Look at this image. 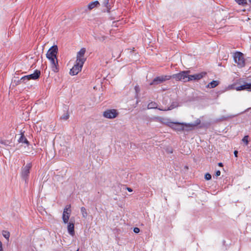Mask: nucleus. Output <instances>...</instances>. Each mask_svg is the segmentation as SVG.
Listing matches in <instances>:
<instances>
[{
  "label": "nucleus",
  "mask_w": 251,
  "mask_h": 251,
  "mask_svg": "<svg viewBox=\"0 0 251 251\" xmlns=\"http://www.w3.org/2000/svg\"><path fill=\"white\" fill-rule=\"evenodd\" d=\"M157 104L155 102H151L148 105V109L157 108Z\"/></svg>",
  "instance_id": "24"
},
{
  "label": "nucleus",
  "mask_w": 251,
  "mask_h": 251,
  "mask_svg": "<svg viewBox=\"0 0 251 251\" xmlns=\"http://www.w3.org/2000/svg\"><path fill=\"white\" fill-rule=\"evenodd\" d=\"M138 89V86H135V90H136V92L137 91Z\"/></svg>",
  "instance_id": "38"
},
{
  "label": "nucleus",
  "mask_w": 251,
  "mask_h": 251,
  "mask_svg": "<svg viewBox=\"0 0 251 251\" xmlns=\"http://www.w3.org/2000/svg\"><path fill=\"white\" fill-rule=\"evenodd\" d=\"M40 75H41V71L38 70H36L34 71V72L33 74L29 75H25V76L22 77L21 78L20 81L21 82H23V83H25L26 82V80H29L30 79L36 80V79H38L40 77Z\"/></svg>",
  "instance_id": "3"
},
{
  "label": "nucleus",
  "mask_w": 251,
  "mask_h": 251,
  "mask_svg": "<svg viewBox=\"0 0 251 251\" xmlns=\"http://www.w3.org/2000/svg\"><path fill=\"white\" fill-rule=\"evenodd\" d=\"M189 71H182L179 73L173 75L171 76V78H173L176 80L182 81L184 82H187V74Z\"/></svg>",
  "instance_id": "5"
},
{
  "label": "nucleus",
  "mask_w": 251,
  "mask_h": 251,
  "mask_svg": "<svg viewBox=\"0 0 251 251\" xmlns=\"http://www.w3.org/2000/svg\"><path fill=\"white\" fill-rule=\"evenodd\" d=\"M71 205H67L64 208L62 215V220L65 224H67L68 223L69 219L71 215Z\"/></svg>",
  "instance_id": "10"
},
{
  "label": "nucleus",
  "mask_w": 251,
  "mask_h": 251,
  "mask_svg": "<svg viewBox=\"0 0 251 251\" xmlns=\"http://www.w3.org/2000/svg\"><path fill=\"white\" fill-rule=\"evenodd\" d=\"M75 225L73 223H69L67 226V229L69 233L72 235L74 236L75 235V229H74Z\"/></svg>",
  "instance_id": "14"
},
{
  "label": "nucleus",
  "mask_w": 251,
  "mask_h": 251,
  "mask_svg": "<svg viewBox=\"0 0 251 251\" xmlns=\"http://www.w3.org/2000/svg\"><path fill=\"white\" fill-rule=\"evenodd\" d=\"M221 175V171H219V170H218L215 173V176H216V177H218L219 176H220Z\"/></svg>",
  "instance_id": "33"
},
{
  "label": "nucleus",
  "mask_w": 251,
  "mask_h": 251,
  "mask_svg": "<svg viewBox=\"0 0 251 251\" xmlns=\"http://www.w3.org/2000/svg\"><path fill=\"white\" fill-rule=\"evenodd\" d=\"M94 38L96 40H99L100 41L103 42L106 39V36H95Z\"/></svg>",
  "instance_id": "26"
},
{
  "label": "nucleus",
  "mask_w": 251,
  "mask_h": 251,
  "mask_svg": "<svg viewBox=\"0 0 251 251\" xmlns=\"http://www.w3.org/2000/svg\"><path fill=\"white\" fill-rule=\"evenodd\" d=\"M0 143L5 146H8L10 143L8 141H1Z\"/></svg>",
  "instance_id": "31"
},
{
  "label": "nucleus",
  "mask_w": 251,
  "mask_h": 251,
  "mask_svg": "<svg viewBox=\"0 0 251 251\" xmlns=\"http://www.w3.org/2000/svg\"><path fill=\"white\" fill-rule=\"evenodd\" d=\"M2 233L3 236L7 240V241H9L10 232L6 230H3Z\"/></svg>",
  "instance_id": "23"
},
{
  "label": "nucleus",
  "mask_w": 251,
  "mask_h": 251,
  "mask_svg": "<svg viewBox=\"0 0 251 251\" xmlns=\"http://www.w3.org/2000/svg\"><path fill=\"white\" fill-rule=\"evenodd\" d=\"M80 210L83 217L84 218H86L87 216V213L86 208L84 207H82Z\"/></svg>",
  "instance_id": "27"
},
{
  "label": "nucleus",
  "mask_w": 251,
  "mask_h": 251,
  "mask_svg": "<svg viewBox=\"0 0 251 251\" xmlns=\"http://www.w3.org/2000/svg\"><path fill=\"white\" fill-rule=\"evenodd\" d=\"M235 116L234 115L228 114L226 116H222L220 118L216 119V122H221L225 121H228L229 119H231L234 118Z\"/></svg>",
  "instance_id": "13"
},
{
  "label": "nucleus",
  "mask_w": 251,
  "mask_h": 251,
  "mask_svg": "<svg viewBox=\"0 0 251 251\" xmlns=\"http://www.w3.org/2000/svg\"><path fill=\"white\" fill-rule=\"evenodd\" d=\"M192 80H196L195 74L189 75L188 74H187V82Z\"/></svg>",
  "instance_id": "25"
},
{
  "label": "nucleus",
  "mask_w": 251,
  "mask_h": 251,
  "mask_svg": "<svg viewBox=\"0 0 251 251\" xmlns=\"http://www.w3.org/2000/svg\"><path fill=\"white\" fill-rule=\"evenodd\" d=\"M83 65V64H81V62H77V61H76L75 64L70 70V74L72 75H76L80 71H81Z\"/></svg>",
  "instance_id": "9"
},
{
  "label": "nucleus",
  "mask_w": 251,
  "mask_h": 251,
  "mask_svg": "<svg viewBox=\"0 0 251 251\" xmlns=\"http://www.w3.org/2000/svg\"><path fill=\"white\" fill-rule=\"evenodd\" d=\"M126 189L128 191V192H131L133 191V190L130 188V187H126Z\"/></svg>",
  "instance_id": "35"
},
{
  "label": "nucleus",
  "mask_w": 251,
  "mask_h": 251,
  "mask_svg": "<svg viewBox=\"0 0 251 251\" xmlns=\"http://www.w3.org/2000/svg\"><path fill=\"white\" fill-rule=\"evenodd\" d=\"M58 51V47L56 45L52 46L47 51V58L49 59L51 63H54V61L57 60L56 55Z\"/></svg>",
  "instance_id": "2"
},
{
  "label": "nucleus",
  "mask_w": 251,
  "mask_h": 251,
  "mask_svg": "<svg viewBox=\"0 0 251 251\" xmlns=\"http://www.w3.org/2000/svg\"><path fill=\"white\" fill-rule=\"evenodd\" d=\"M204 178L207 180H209L211 179V176L209 173H206L204 176Z\"/></svg>",
  "instance_id": "30"
},
{
  "label": "nucleus",
  "mask_w": 251,
  "mask_h": 251,
  "mask_svg": "<svg viewBox=\"0 0 251 251\" xmlns=\"http://www.w3.org/2000/svg\"><path fill=\"white\" fill-rule=\"evenodd\" d=\"M51 64L52 71L55 73L58 72L59 71V68L58 67V61L56 60L55 61H54V63H51Z\"/></svg>",
  "instance_id": "17"
},
{
  "label": "nucleus",
  "mask_w": 251,
  "mask_h": 251,
  "mask_svg": "<svg viewBox=\"0 0 251 251\" xmlns=\"http://www.w3.org/2000/svg\"><path fill=\"white\" fill-rule=\"evenodd\" d=\"M218 84V81L213 80L207 85V87L210 88H214L216 87Z\"/></svg>",
  "instance_id": "19"
},
{
  "label": "nucleus",
  "mask_w": 251,
  "mask_h": 251,
  "mask_svg": "<svg viewBox=\"0 0 251 251\" xmlns=\"http://www.w3.org/2000/svg\"><path fill=\"white\" fill-rule=\"evenodd\" d=\"M0 251H3V248H2V244L0 241Z\"/></svg>",
  "instance_id": "34"
},
{
  "label": "nucleus",
  "mask_w": 251,
  "mask_h": 251,
  "mask_svg": "<svg viewBox=\"0 0 251 251\" xmlns=\"http://www.w3.org/2000/svg\"><path fill=\"white\" fill-rule=\"evenodd\" d=\"M231 87L237 91L247 90L251 92V83H250L244 82L243 84L239 86L234 87V85H233Z\"/></svg>",
  "instance_id": "11"
},
{
  "label": "nucleus",
  "mask_w": 251,
  "mask_h": 251,
  "mask_svg": "<svg viewBox=\"0 0 251 251\" xmlns=\"http://www.w3.org/2000/svg\"><path fill=\"white\" fill-rule=\"evenodd\" d=\"M168 126L176 131H182L184 130V125L183 123L178 122H170L168 124Z\"/></svg>",
  "instance_id": "8"
},
{
  "label": "nucleus",
  "mask_w": 251,
  "mask_h": 251,
  "mask_svg": "<svg viewBox=\"0 0 251 251\" xmlns=\"http://www.w3.org/2000/svg\"><path fill=\"white\" fill-rule=\"evenodd\" d=\"M118 112L116 109H107L103 112V116L107 119H114L117 117Z\"/></svg>",
  "instance_id": "7"
},
{
  "label": "nucleus",
  "mask_w": 251,
  "mask_h": 251,
  "mask_svg": "<svg viewBox=\"0 0 251 251\" xmlns=\"http://www.w3.org/2000/svg\"><path fill=\"white\" fill-rule=\"evenodd\" d=\"M249 3L251 4V0H248Z\"/></svg>",
  "instance_id": "39"
},
{
  "label": "nucleus",
  "mask_w": 251,
  "mask_h": 251,
  "mask_svg": "<svg viewBox=\"0 0 251 251\" xmlns=\"http://www.w3.org/2000/svg\"><path fill=\"white\" fill-rule=\"evenodd\" d=\"M69 118V115L68 113H64L61 117L60 119L64 120H67Z\"/></svg>",
  "instance_id": "29"
},
{
  "label": "nucleus",
  "mask_w": 251,
  "mask_h": 251,
  "mask_svg": "<svg viewBox=\"0 0 251 251\" xmlns=\"http://www.w3.org/2000/svg\"><path fill=\"white\" fill-rule=\"evenodd\" d=\"M235 1L239 5H242L243 6H245L248 5V2L247 0H235Z\"/></svg>",
  "instance_id": "22"
},
{
  "label": "nucleus",
  "mask_w": 251,
  "mask_h": 251,
  "mask_svg": "<svg viewBox=\"0 0 251 251\" xmlns=\"http://www.w3.org/2000/svg\"><path fill=\"white\" fill-rule=\"evenodd\" d=\"M200 123V120L197 119L194 123H190L188 125L185 124V126L188 127H194L199 125Z\"/></svg>",
  "instance_id": "21"
},
{
  "label": "nucleus",
  "mask_w": 251,
  "mask_h": 251,
  "mask_svg": "<svg viewBox=\"0 0 251 251\" xmlns=\"http://www.w3.org/2000/svg\"><path fill=\"white\" fill-rule=\"evenodd\" d=\"M234 60L240 67H243L245 66V60L243 54L240 52H237L234 56Z\"/></svg>",
  "instance_id": "6"
},
{
  "label": "nucleus",
  "mask_w": 251,
  "mask_h": 251,
  "mask_svg": "<svg viewBox=\"0 0 251 251\" xmlns=\"http://www.w3.org/2000/svg\"><path fill=\"white\" fill-rule=\"evenodd\" d=\"M171 78V75H162L155 77L153 80L150 83V85H155L160 84L166 80H170Z\"/></svg>",
  "instance_id": "4"
},
{
  "label": "nucleus",
  "mask_w": 251,
  "mask_h": 251,
  "mask_svg": "<svg viewBox=\"0 0 251 251\" xmlns=\"http://www.w3.org/2000/svg\"><path fill=\"white\" fill-rule=\"evenodd\" d=\"M32 168L31 163H28L24 165L21 168L20 174L22 179L25 181V183L27 184L30 174V170Z\"/></svg>",
  "instance_id": "1"
},
{
  "label": "nucleus",
  "mask_w": 251,
  "mask_h": 251,
  "mask_svg": "<svg viewBox=\"0 0 251 251\" xmlns=\"http://www.w3.org/2000/svg\"><path fill=\"white\" fill-rule=\"evenodd\" d=\"M133 231L135 233H138L140 232V229L138 227H134Z\"/></svg>",
  "instance_id": "32"
},
{
  "label": "nucleus",
  "mask_w": 251,
  "mask_h": 251,
  "mask_svg": "<svg viewBox=\"0 0 251 251\" xmlns=\"http://www.w3.org/2000/svg\"><path fill=\"white\" fill-rule=\"evenodd\" d=\"M218 166H220V167H223V164L222 163L220 162V163H218Z\"/></svg>",
  "instance_id": "37"
},
{
  "label": "nucleus",
  "mask_w": 251,
  "mask_h": 251,
  "mask_svg": "<svg viewBox=\"0 0 251 251\" xmlns=\"http://www.w3.org/2000/svg\"><path fill=\"white\" fill-rule=\"evenodd\" d=\"M206 75V73L205 72H202L199 74H195V78L196 80H199L202 78H203L204 76H205Z\"/></svg>",
  "instance_id": "18"
},
{
  "label": "nucleus",
  "mask_w": 251,
  "mask_h": 251,
  "mask_svg": "<svg viewBox=\"0 0 251 251\" xmlns=\"http://www.w3.org/2000/svg\"><path fill=\"white\" fill-rule=\"evenodd\" d=\"M238 153V151H234V156H235V157H237Z\"/></svg>",
  "instance_id": "36"
},
{
  "label": "nucleus",
  "mask_w": 251,
  "mask_h": 251,
  "mask_svg": "<svg viewBox=\"0 0 251 251\" xmlns=\"http://www.w3.org/2000/svg\"><path fill=\"white\" fill-rule=\"evenodd\" d=\"M85 52L86 49L83 48L77 52L76 60L77 62H81V64L84 63L86 61V58L84 57Z\"/></svg>",
  "instance_id": "12"
},
{
  "label": "nucleus",
  "mask_w": 251,
  "mask_h": 251,
  "mask_svg": "<svg viewBox=\"0 0 251 251\" xmlns=\"http://www.w3.org/2000/svg\"><path fill=\"white\" fill-rule=\"evenodd\" d=\"M109 0H103L102 2L103 6L107 8V11L108 12L110 11V10L111 9V6L109 3Z\"/></svg>",
  "instance_id": "20"
},
{
  "label": "nucleus",
  "mask_w": 251,
  "mask_h": 251,
  "mask_svg": "<svg viewBox=\"0 0 251 251\" xmlns=\"http://www.w3.org/2000/svg\"><path fill=\"white\" fill-rule=\"evenodd\" d=\"M18 142L19 143H25L27 146L29 144V142L27 140V139L25 137L24 134L23 133L21 134V135L20 137V138L18 139Z\"/></svg>",
  "instance_id": "16"
},
{
  "label": "nucleus",
  "mask_w": 251,
  "mask_h": 251,
  "mask_svg": "<svg viewBox=\"0 0 251 251\" xmlns=\"http://www.w3.org/2000/svg\"><path fill=\"white\" fill-rule=\"evenodd\" d=\"M98 5H100V3L98 0H96L95 1L91 2L88 4L87 7L89 10H92L95 7H97Z\"/></svg>",
  "instance_id": "15"
},
{
  "label": "nucleus",
  "mask_w": 251,
  "mask_h": 251,
  "mask_svg": "<svg viewBox=\"0 0 251 251\" xmlns=\"http://www.w3.org/2000/svg\"><path fill=\"white\" fill-rule=\"evenodd\" d=\"M242 141L245 143V144L246 145H248V144H249V136L248 135H246L242 139Z\"/></svg>",
  "instance_id": "28"
}]
</instances>
